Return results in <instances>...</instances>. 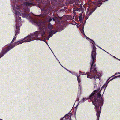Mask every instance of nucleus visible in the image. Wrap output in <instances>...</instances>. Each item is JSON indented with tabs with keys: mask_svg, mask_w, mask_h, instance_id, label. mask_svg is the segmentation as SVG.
<instances>
[{
	"mask_svg": "<svg viewBox=\"0 0 120 120\" xmlns=\"http://www.w3.org/2000/svg\"><path fill=\"white\" fill-rule=\"evenodd\" d=\"M77 81L79 86V88L80 90L81 87V83L82 80L81 78H78Z\"/></svg>",
	"mask_w": 120,
	"mask_h": 120,
	"instance_id": "nucleus-9",
	"label": "nucleus"
},
{
	"mask_svg": "<svg viewBox=\"0 0 120 120\" xmlns=\"http://www.w3.org/2000/svg\"><path fill=\"white\" fill-rule=\"evenodd\" d=\"M52 19H53V20L54 21H55V19L54 18H52Z\"/></svg>",
	"mask_w": 120,
	"mask_h": 120,
	"instance_id": "nucleus-28",
	"label": "nucleus"
},
{
	"mask_svg": "<svg viewBox=\"0 0 120 120\" xmlns=\"http://www.w3.org/2000/svg\"><path fill=\"white\" fill-rule=\"evenodd\" d=\"M64 118V117H63V118H61L60 120H63V119Z\"/></svg>",
	"mask_w": 120,
	"mask_h": 120,
	"instance_id": "nucleus-26",
	"label": "nucleus"
},
{
	"mask_svg": "<svg viewBox=\"0 0 120 120\" xmlns=\"http://www.w3.org/2000/svg\"><path fill=\"white\" fill-rule=\"evenodd\" d=\"M52 20V19L51 18H49L48 20V22H50Z\"/></svg>",
	"mask_w": 120,
	"mask_h": 120,
	"instance_id": "nucleus-20",
	"label": "nucleus"
},
{
	"mask_svg": "<svg viewBox=\"0 0 120 120\" xmlns=\"http://www.w3.org/2000/svg\"><path fill=\"white\" fill-rule=\"evenodd\" d=\"M108 0H96L94 2H89L88 8L87 12V16H86L85 19L86 20L89 16L96 10L97 7L100 6L103 2L107 1Z\"/></svg>",
	"mask_w": 120,
	"mask_h": 120,
	"instance_id": "nucleus-3",
	"label": "nucleus"
},
{
	"mask_svg": "<svg viewBox=\"0 0 120 120\" xmlns=\"http://www.w3.org/2000/svg\"><path fill=\"white\" fill-rule=\"evenodd\" d=\"M85 75V74H83L82 75H79V76H78V74H77V75H76V76L77 77V78H78V77H79V78H80V75Z\"/></svg>",
	"mask_w": 120,
	"mask_h": 120,
	"instance_id": "nucleus-15",
	"label": "nucleus"
},
{
	"mask_svg": "<svg viewBox=\"0 0 120 120\" xmlns=\"http://www.w3.org/2000/svg\"><path fill=\"white\" fill-rule=\"evenodd\" d=\"M98 101L97 100H95L93 101V104L95 106L97 112L96 115L97 118L96 120H99L101 110V107L103 105V103L102 100L101 99L100 101V104H97L96 103V101Z\"/></svg>",
	"mask_w": 120,
	"mask_h": 120,
	"instance_id": "nucleus-5",
	"label": "nucleus"
},
{
	"mask_svg": "<svg viewBox=\"0 0 120 120\" xmlns=\"http://www.w3.org/2000/svg\"><path fill=\"white\" fill-rule=\"evenodd\" d=\"M107 53H108V54H110H110L108 52H107ZM110 55H111V56H112V55H111V54H110Z\"/></svg>",
	"mask_w": 120,
	"mask_h": 120,
	"instance_id": "nucleus-34",
	"label": "nucleus"
},
{
	"mask_svg": "<svg viewBox=\"0 0 120 120\" xmlns=\"http://www.w3.org/2000/svg\"><path fill=\"white\" fill-rule=\"evenodd\" d=\"M65 69H66V70H67L68 71H69V72H70V73H72V72H71V71H69V70H68L65 68H64Z\"/></svg>",
	"mask_w": 120,
	"mask_h": 120,
	"instance_id": "nucleus-22",
	"label": "nucleus"
},
{
	"mask_svg": "<svg viewBox=\"0 0 120 120\" xmlns=\"http://www.w3.org/2000/svg\"><path fill=\"white\" fill-rule=\"evenodd\" d=\"M72 75H74L76 76V75H77V74H76L75 72H72Z\"/></svg>",
	"mask_w": 120,
	"mask_h": 120,
	"instance_id": "nucleus-16",
	"label": "nucleus"
},
{
	"mask_svg": "<svg viewBox=\"0 0 120 120\" xmlns=\"http://www.w3.org/2000/svg\"><path fill=\"white\" fill-rule=\"evenodd\" d=\"M113 56L114 58H116L117 59V58L116 57H115L114 56Z\"/></svg>",
	"mask_w": 120,
	"mask_h": 120,
	"instance_id": "nucleus-31",
	"label": "nucleus"
},
{
	"mask_svg": "<svg viewBox=\"0 0 120 120\" xmlns=\"http://www.w3.org/2000/svg\"><path fill=\"white\" fill-rule=\"evenodd\" d=\"M41 10L42 12V13H44V15L48 14L49 13V10L48 9H46L45 8H41Z\"/></svg>",
	"mask_w": 120,
	"mask_h": 120,
	"instance_id": "nucleus-8",
	"label": "nucleus"
},
{
	"mask_svg": "<svg viewBox=\"0 0 120 120\" xmlns=\"http://www.w3.org/2000/svg\"><path fill=\"white\" fill-rule=\"evenodd\" d=\"M117 74H120V73H115V75H116Z\"/></svg>",
	"mask_w": 120,
	"mask_h": 120,
	"instance_id": "nucleus-29",
	"label": "nucleus"
},
{
	"mask_svg": "<svg viewBox=\"0 0 120 120\" xmlns=\"http://www.w3.org/2000/svg\"><path fill=\"white\" fill-rule=\"evenodd\" d=\"M111 77H110L107 80V81L105 83V84L103 85L102 86V87L101 90H102L103 89H104V91L105 89L107 87V85L109 82V81H108V80H109V79L111 78Z\"/></svg>",
	"mask_w": 120,
	"mask_h": 120,
	"instance_id": "nucleus-7",
	"label": "nucleus"
},
{
	"mask_svg": "<svg viewBox=\"0 0 120 120\" xmlns=\"http://www.w3.org/2000/svg\"><path fill=\"white\" fill-rule=\"evenodd\" d=\"M98 47H99V48H100L101 49H102V50H103V51H104V50H104L103 49H102L101 48V47H99V46H98Z\"/></svg>",
	"mask_w": 120,
	"mask_h": 120,
	"instance_id": "nucleus-27",
	"label": "nucleus"
},
{
	"mask_svg": "<svg viewBox=\"0 0 120 120\" xmlns=\"http://www.w3.org/2000/svg\"><path fill=\"white\" fill-rule=\"evenodd\" d=\"M83 31V32H84V31H83H83Z\"/></svg>",
	"mask_w": 120,
	"mask_h": 120,
	"instance_id": "nucleus-39",
	"label": "nucleus"
},
{
	"mask_svg": "<svg viewBox=\"0 0 120 120\" xmlns=\"http://www.w3.org/2000/svg\"><path fill=\"white\" fill-rule=\"evenodd\" d=\"M75 3L76 5H79L80 4L79 0H77L76 1H75Z\"/></svg>",
	"mask_w": 120,
	"mask_h": 120,
	"instance_id": "nucleus-13",
	"label": "nucleus"
},
{
	"mask_svg": "<svg viewBox=\"0 0 120 120\" xmlns=\"http://www.w3.org/2000/svg\"><path fill=\"white\" fill-rule=\"evenodd\" d=\"M80 93H79V92H78V94L77 97L78 98H78H79V96L80 95Z\"/></svg>",
	"mask_w": 120,
	"mask_h": 120,
	"instance_id": "nucleus-17",
	"label": "nucleus"
},
{
	"mask_svg": "<svg viewBox=\"0 0 120 120\" xmlns=\"http://www.w3.org/2000/svg\"><path fill=\"white\" fill-rule=\"evenodd\" d=\"M84 35H85V37L86 38V39H87L88 40H89V39H90V38H88V37H87L85 35V34H84Z\"/></svg>",
	"mask_w": 120,
	"mask_h": 120,
	"instance_id": "nucleus-21",
	"label": "nucleus"
},
{
	"mask_svg": "<svg viewBox=\"0 0 120 120\" xmlns=\"http://www.w3.org/2000/svg\"><path fill=\"white\" fill-rule=\"evenodd\" d=\"M117 59H118L119 60V61H120V59H118V58H117Z\"/></svg>",
	"mask_w": 120,
	"mask_h": 120,
	"instance_id": "nucleus-33",
	"label": "nucleus"
},
{
	"mask_svg": "<svg viewBox=\"0 0 120 120\" xmlns=\"http://www.w3.org/2000/svg\"><path fill=\"white\" fill-rule=\"evenodd\" d=\"M79 75H82L83 74H82V73L80 71H79Z\"/></svg>",
	"mask_w": 120,
	"mask_h": 120,
	"instance_id": "nucleus-23",
	"label": "nucleus"
},
{
	"mask_svg": "<svg viewBox=\"0 0 120 120\" xmlns=\"http://www.w3.org/2000/svg\"><path fill=\"white\" fill-rule=\"evenodd\" d=\"M114 76V75H113V76H112L111 77H113V76Z\"/></svg>",
	"mask_w": 120,
	"mask_h": 120,
	"instance_id": "nucleus-36",
	"label": "nucleus"
},
{
	"mask_svg": "<svg viewBox=\"0 0 120 120\" xmlns=\"http://www.w3.org/2000/svg\"><path fill=\"white\" fill-rule=\"evenodd\" d=\"M92 44L91 45L92 47V52H91V60L90 62L91 67L90 72H87V77L88 78L91 79L94 78L95 79L99 78V76H96L97 74V70L95 68V62L96 61V48L94 44H95V42L92 40L90 39L88 40Z\"/></svg>",
	"mask_w": 120,
	"mask_h": 120,
	"instance_id": "nucleus-2",
	"label": "nucleus"
},
{
	"mask_svg": "<svg viewBox=\"0 0 120 120\" xmlns=\"http://www.w3.org/2000/svg\"><path fill=\"white\" fill-rule=\"evenodd\" d=\"M18 2L19 1L23 3V5L19 4L14 6L12 5V11L15 14L16 17V24L14 28L15 32V36L19 33L20 26L22 25V21L20 17L21 16L24 18H26L33 24L38 26L40 30V31H37L34 33H31L25 37L23 40L25 42H30L34 40L43 41L44 38H46L48 40L49 38L51 37L53 34H55L56 32L52 30L53 27L52 25L49 24L48 25L49 30H50L49 31L48 29L45 26V23L40 20L35 19L30 16L29 12L30 11V6L32 5L31 2H28L25 0H14L13 2Z\"/></svg>",
	"mask_w": 120,
	"mask_h": 120,
	"instance_id": "nucleus-1",
	"label": "nucleus"
},
{
	"mask_svg": "<svg viewBox=\"0 0 120 120\" xmlns=\"http://www.w3.org/2000/svg\"><path fill=\"white\" fill-rule=\"evenodd\" d=\"M55 56V58H56V60H58V62H59L60 64V65L61 66L63 67L64 68V67H63V66H62L61 65V64H60V62H59V61L58 60V59L55 56V55L54 56Z\"/></svg>",
	"mask_w": 120,
	"mask_h": 120,
	"instance_id": "nucleus-19",
	"label": "nucleus"
},
{
	"mask_svg": "<svg viewBox=\"0 0 120 120\" xmlns=\"http://www.w3.org/2000/svg\"><path fill=\"white\" fill-rule=\"evenodd\" d=\"M118 77H120V74L119 76H118Z\"/></svg>",
	"mask_w": 120,
	"mask_h": 120,
	"instance_id": "nucleus-32",
	"label": "nucleus"
},
{
	"mask_svg": "<svg viewBox=\"0 0 120 120\" xmlns=\"http://www.w3.org/2000/svg\"><path fill=\"white\" fill-rule=\"evenodd\" d=\"M16 38V37L15 36L13 38L12 41L11 43L12 42H14V41H15V40Z\"/></svg>",
	"mask_w": 120,
	"mask_h": 120,
	"instance_id": "nucleus-14",
	"label": "nucleus"
},
{
	"mask_svg": "<svg viewBox=\"0 0 120 120\" xmlns=\"http://www.w3.org/2000/svg\"><path fill=\"white\" fill-rule=\"evenodd\" d=\"M83 13H81L79 14V20L80 22H82V21L83 19L84 18V16L83 15L82 16Z\"/></svg>",
	"mask_w": 120,
	"mask_h": 120,
	"instance_id": "nucleus-10",
	"label": "nucleus"
},
{
	"mask_svg": "<svg viewBox=\"0 0 120 120\" xmlns=\"http://www.w3.org/2000/svg\"><path fill=\"white\" fill-rule=\"evenodd\" d=\"M55 56V58H56V60H58V62H59L60 64V65L61 66L63 67L64 68V67H63V66H62L61 65V64H60V62H59V61L58 60V59L55 56V55L54 56Z\"/></svg>",
	"mask_w": 120,
	"mask_h": 120,
	"instance_id": "nucleus-18",
	"label": "nucleus"
},
{
	"mask_svg": "<svg viewBox=\"0 0 120 120\" xmlns=\"http://www.w3.org/2000/svg\"><path fill=\"white\" fill-rule=\"evenodd\" d=\"M0 120H2V119H0Z\"/></svg>",
	"mask_w": 120,
	"mask_h": 120,
	"instance_id": "nucleus-37",
	"label": "nucleus"
},
{
	"mask_svg": "<svg viewBox=\"0 0 120 120\" xmlns=\"http://www.w3.org/2000/svg\"><path fill=\"white\" fill-rule=\"evenodd\" d=\"M104 51L105 52H106V51H105V50H104Z\"/></svg>",
	"mask_w": 120,
	"mask_h": 120,
	"instance_id": "nucleus-35",
	"label": "nucleus"
},
{
	"mask_svg": "<svg viewBox=\"0 0 120 120\" xmlns=\"http://www.w3.org/2000/svg\"><path fill=\"white\" fill-rule=\"evenodd\" d=\"M106 52V53H107V52Z\"/></svg>",
	"mask_w": 120,
	"mask_h": 120,
	"instance_id": "nucleus-40",
	"label": "nucleus"
},
{
	"mask_svg": "<svg viewBox=\"0 0 120 120\" xmlns=\"http://www.w3.org/2000/svg\"><path fill=\"white\" fill-rule=\"evenodd\" d=\"M46 38H44V39H43V40L42 41H44V42H45L48 45V46H49V48L51 50V51L53 53V54H54V56H55V55H54V54L53 52L51 50V49H50V47L48 45V44L47 43V42L46 41Z\"/></svg>",
	"mask_w": 120,
	"mask_h": 120,
	"instance_id": "nucleus-11",
	"label": "nucleus"
},
{
	"mask_svg": "<svg viewBox=\"0 0 120 120\" xmlns=\"http://www.w3.org/2000/svg\"><path fill=\"white\" fill-rule=\"evenodd\" d=\"M115 79V78L114 77H113L112 79H111L110 80V81H111L113 79Z\"/></svg>",
	"mask_w": 120,
	"mask_h": 120,
	"instance_id": "nucleus-24",
	"label": "nucleus"
},
{
	"mask_svg": "<svg viewBox=\"0 0 120 120\" xmlns=\"http://www.w3.org/2000/svg\"><path fill=\"white\" fill-rule=\"evenodd\" d=\"M99 89H98L97 90H95L90 95L88 99H90L91 100L92 99L93 96L94 95L95 96H97L96 97H95L94 98L92 101V102L93 101L97 99L98 100V101H96V104H100V101L102 99L103 100H103L102 98V97H101V95L100 94V91H99ZM88 99V98H84L83 99V102H84V101H86Z\"/></svg>",
	"mask_w": 120,
	"mask_h": 120,
	"instance_id": "nucleus-4",
	"label": "nucleus"
},
{
	"mask_svg": "<svg viewBox=\"0 0 120 120\" xmlns=\"http://www.w3.org/2000/svg\"><path fill=\"white\" fill-rule=\"evenodd\" d=\"M24 42H25L24 41H21L14 43L13 45H12L11 44L6 48L2 50V51L0 53V59L7 53L8 51H9L15 46L19 44H21Z\"/></svg>",
	"mask_w": 120,
	"mask_h": 120,
	"instance_id": "nucleus-6",
	"label": "nucleus"
},
{
	"mask_svg": "<svg viewBox=\"0 0 120 120\" xmlns=\"http://www.w3.org/2000/svg\"><path fill=\"white\" fill-rule=\"evenodd\" d=\"M69 113L66 115L64 117V118L65 117V119H68L70 117L69 116Z\"/></svg>",
	"mask_w": 120,
	"mask_h": 120,
	"instance_id": "nucleus-12",
	"label": "nucleus"
},
{
	"mask_svg": "<svg viewBox=\"0 0 120 120\" xmlns=\"http://www.w3.org/2000/svg\"><path fill=\"white\" fill-rule=\"evenodd\" d=\"M75 23H76L75 22Z\"/></svg>",
	"mask_w": 120,
	"mask_h": 120,
	"instance_id": "nucleus-38",
	"label": "nucleus"
},
{
	"mask_svg": "<svg viewBox=\"0 0 120 120\" xmlns=\"http://www.w3.org/2000/svg\"><path fill=\"white\" fill-rule=\"evenodd\" d=\"M115 78V79L117 77H118V76H115V77H114Z\"/></svg>",
	"mask_w": 120,
	"mask_h": 120,
	"instance_id": "nucleus-30",
	"label": "nucleus"
},
{
	"mask_svg": "<svg viewBox=\"0 0 120 120\" xmlns=\"http://www.w3.org/2000/svg\"><path fill=\"white\" fill-rule=\"evenodd\" d=\"M75 10H73V13H74V14H75Z\"/></svg>",
	"mask_w": 120,
	"mask_h": 120,
	"instance_id": "nucleus-25",
	"label": "nucleus"
}]
</instances>
